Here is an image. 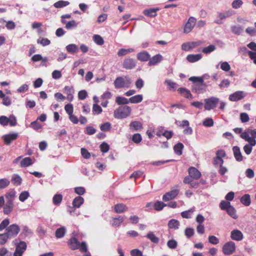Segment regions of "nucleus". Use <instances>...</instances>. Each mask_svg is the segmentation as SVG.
<instances>
[{
    "label": "nucleus",
    "mask_w": 256,
    "mask_h": 256,
    "mask_svg": "<svg viewBox=\"0 0 256 256\" xmlns=\"http://www.w3.org/2000/svg\"><path fill=\"white\" fill-rule=\"evenodd\" d=\"M190 176L194 180H198L201 176L200 172L196 168L191 166L188 170Z\"/></svg>",
    "instance_id": "2eb2a0df"
},
{
    "label": "nucleus",
    "mask_w": 256,
    "mask_h": 256,
    "mask_svg": "<svg viewBox=\"0 0 256 256\" xmlns=\"http://www.w3.org/2000/svg\"><path fill=\"white\" fill-rule=\"evenodd\" d=\"M61 22L64 24H66L65 28L67 30H70L72 28H76L78 26V23L74 20H72L67 22L66 20H62Z\"/></svg>",
    "instance_id": "cd10ccee"
},
{
    "label": "nucleus",
    "mask_w": 256,
    "mask_h": 256,
    "mask_svg": "<svg viewBox=\"0 0 256 256\" xmlns=\"http://www.w3.org/2000/svg\"><path fill=\"white\" fill-rule=\"evenodd\" d=\"M135 52V50L133 48H120L118 50V52H117V55L118 56H124L128 54L132 53V52Z\"/></svg>",
    "instance_id": "bb28decb"
},
{
    "label": "nucleus",
    "mask_w": 256,
    "mask_h": 256,
    "mask_svg": "<svg viewBox=\"0 0 256 256\" xmlns=\"http://www.w3.org/2000/svg\"><path fill=\"white\" fill-rule=\"evenodd\" d=\"M163 59L162 56L160 54H157L152 58H150L148 65L149 66H154L160 62Z\"/></svg>",
    "instance_id": "f3484780"
},
{
    "label": "nucleus",
    "mask_w": 256,
    "mask_h": 256,
    "mask_svg": "<svg viewBox=\"0 0 256 256\" xmlns=\"http://www.w3.org/2000/svg\"><path fill=\"white\" fill-rule=\"evenodd\" d=\"M82 252L87 253L88 251V246L85 242H82L79 244L78 248Z\"/></svg>",
    "instance_id": "864d4df0"
},
{
    "label": "nucleus",
    "mask_w": 256,
    "mask_h": 256,
    "mask_svg": "<svg viewBox=\"0 0 256 256\" xmlns=\"http://www.w3.org/2000/svg\"><path fill=\"white\" fill-rule=\"evenodd\" d=\"M137 61L136 60L128 57L126 58L122 62V67L126 70L134 69L136 66Z\"/></svg>",
    "instance_id": "6e6552de"
},
{
    "label": "nucleus",
    "mask_w": 256,
    "mask_h": 256,
    "mask_svg": "<svg viewBox=\"0 0 256 256\" xmlns=\"http://www.w3.org/2000/svg\"><path fill=\"white\" fill-rule=\"evenodd\" d=\"M70 2L68 1L59 0L54 4L56 8H62L68 6Z\"/></svg>",
    "instance_id": "79ce46f5"
},
{
    "label": "nucleus",
    "mask_w": 256,
    "mask_h": 256,
    "mask_svg": "<svg viewBox=\"0 0 256 256\" xmlns=\"http://www.w3.org/2000/svg\"><path fill=\"white\" fill-rule=\"evenodd\" d=\"M143 100L142 94H137L130 97L129 98L130 102L132 104H138L140 102Z\"/></svg>",
    "instance_id": "2f4dec72"
},
{
    "label": "nucleus",
    "mask_w": 256,
    "mask_h": 256,
    "mask_svg": "<svg viewBox=\"0 0 256 256\" xmlns=\"http://www.w3.org/2000/svg\"><path fill=\"white\" fill-rule=\"evenodd\" d=\"M230 206V202L226 200H222L220 204V207L222 210H226Z\"/></svg>",
    "instance_id": "052dcab7"
},
{
    "label": "nucleus",
    "mask_w": 256,
    "mask_h": 256,
    "mask_svg": "<svg viewBox=\"0 0 256 256\" xmlns=\"http://www.w3.org/2000/svg\"><path fill=\"white\" fill-rule=\"evenodd\" d=\"M132 141L136 144H139L142 140V138L140 134H134L132 136Z\"/></svg>",
    "instance_id": "6e6d98bb"
},
{
    "label": "nucleus",
    "mask_w": 256,
    "mask_h": 256,
    "mask_svg": "<svg viewBox=\"0 0 256 256\" xmlns=\"http://www.w3.org/2000/svg\"><path fill=\"white\" fill-rule=\"evenodd\" d=\"M219 242V239L216 236H211L208 237V242L212 244H217Z\"/></svg>",
    "instance_id": "774afa93"
},
{
    "label": "nucleus",
    "mask_w": 256,
    "mask_h": 256,
    "mask_svg": "<svg viewBox=\"0 0 256 256\" xmlns=\"http://www.w3.org/2000/svg\"><path fill=\"white\" fill-rule=\"evenodd\" d=\"M184 147V146L182 143L179 142L176 144L174 147L175 153L178 155H181Z\"/></svg>",
    "instance_id": "58836bf2"
},
{
    "label": "nucleus",
    "mask_w": 256,
    "mask_h": 256,
    "mask_svg": "<svg viewBox=\"0 0 256 256\" xmlns=\"http://www.w3.org/2000/svg\"><path fill=\"white\" fill-rule=\"evenodd\" d=\"M232 150L236 160L238 162H242L243 160V156L240 148L238 146H234L232 148Z\"/></svg>",
    "instance_id": "412c9836"
},
{
    "label": "nucleus",
    "mask_w": 256,
    "mask_h": 256,
    "mask_svg": "<svg viewBox=\"0 0 256 256\" xmlns=\"http://www.w3.org/2000/svg\"><path fill=\"white\" fill-rule=\"evenodd\" d=\"M158 10V8H150L144 10V14L150 17H155L157 14L156 12Z\"/></svg>",
    "instance_id": "c756f323"
},
{
    "label": "nucleus",
    "mask_w": 256,
    "mask_h": 256,
    "mask_svg": "<svg viewBox=\"0 0 256 256\" xmlns=\"http://www.w3.org/2000/svg\"><path fill=\"white\" fill-rule=\"evenodd\" d=\"M66 232V228L64 226L60 227L58 228L55 232L56 238H60L64 236Z\"/></svg>",
    "instance_id": "72a5a7b5"
},
{
    "label": "nucleus",
    "mask_w": 256,
    "mask_h": 256,
    "mask_svg": "<svg viewBox=\"0 0 256 256\" xmlns=\"http://www.w3.org/2000/svg\"><path fill=\"white\" fill-rule=\"evenodd\" d=\"M66 50L69 53L74 54L78 52V48L75 44H70L66 46Z\"/></svg>",
    "instance_id": "f704fd0d"
},
{
    "label": "nucleus",
    "mask_w": 256,
    "mask_h": 256,
    "mask_svg": "<svg viewBox=\"0 0 256 256\" xmlns=\"http://www.w3.org/2000/svg\"><path fill=\"white\" fill-rule=\"evenodd\" d=\"M216 46L214 44H210L207 47L203 48L202 52L204 54H209L216 50Z\"/></svg>",
    "instance_id": "603ef678"
},
{
    "label": "nucleus",
    "mask_w": 256,
    "mask_h": 256,
    "mask_svg": "<svg viewBox=\"0 0 256 256\" xmlns=\"http://www.w3.org/2000/svg\"><path fill=\"white\" fill-rule=\"evenodd\" d=\"M6 202L4 204L3 212L4 214H8L13 210L14 207V201L16 198V192L11 191L5 194Z\"/></svg>",
    "instance_id": "f257e3e1"
},
{
    "label": "nucleus",
    "mask_w": 256,
    "mask_h": 256,
    "mask_svg": "<svg viewBox=\"0 0 256 256\" xmlns=\"http://www.w3.org/2000/svg\"><path fill=\"white\" fill-rule=\"evenodd\" d=\"M246 94L242 91H237L229 96V100L232 102H236L242 99L245 97Z\"/></svg>",
    "instance_id": "ddd939ff"
},
{
    "label": "nucleus",
    "mask_w": 256,
    "mask_h": 256,
    "mask_svg": "<svg viewBox=\"0 0 256 256\" xmlns=\"http://www.w3.org/2000/svg\"><path fill=\"white\" fill-rule=\"evenodd\" d=\"M234 12L232 10H229L222 12H218L216 13V18L214 22L218 24H223L222 20L228 18L230 17L234 14Z\"/></svg>",
    "instance_id": "423d86ee"
},
{
    "label": "nucleus",
    "mask_w": 256,
    "mask_h": 256,
    "mask_svg": "<svg viewBox=\"0 0 256 256\" xmlns=\"http://www.w3.org/2000/svg\"><path fill=\"white\" fill-rule=\"evenodd\" d=\"M220 68L224 71L228 72L230 69V66L228 62H220Z\"/></svg>",
    "instance_id": "0e129e2a"
},
{
    "label": "nucleus",
    "mask_w": 256,
    "mask_h": 256,
    "mask_svg": "<svg viewBox=\"0 0 256 256\" xmlns=\"http://www.w3.org/2000/svg\"><path fill=\"white\" fill-rule=\"evenodd\" d=\"M10 181L6 178H2L0 180V189H3L7 187L10 184Z\"/></svg>",
    "instance_id": "5fc2aeb1"
},
{
    "label": "nucleus",
    "mask_w": 256,
    "mask_h": 256,
    "mask_svg": "<svg viewBox=\"0 0 256 256\" xmlns=\"http://www.w3.org/2000/svg\"><path fill=\"white\" fill-rule=\"evenodd\" d=\"M180 226V222L178 220L172 219L168 223V226L170 228L177 229Z\"/></svg>",
    "instance_id": "ea45409f"
},
{
    "label": "nucleus",
    "mask_w": 256,
    "mask_h": 256,
    "mask_svg": "<svg viewBox=\"0 0 256 256\" xmlns=\"http://www.w3.org/2000/svg\"><path fill=\"white\" fill-rule=\"evenodd\" d=\"M166 206V204L160 201H156L154 204V209L158 211L162 210Z\"/></svg>",
    "instance_id": "c03bdc74"
},
{
    "label": "nucleus",
    "mask_w": 256,
    "mask_h": 256,
    "mask_svg": "<svg viewBox=\"0 0 256 256\" xmlns=\"http://www.w3.org/2000/svg\"><path fill=\"white\" fill-rule=\"evenodd\" d=\"M226 210V211L228 214L233 218L236 219L238 218V216L236 214V210L232 206H230Z\"/></svg>",
    "instance_id": "a19ab883"
},
{
    "label": "nucleus",
    "mask_w": 256,
    "mask_h": 256,
    "mask_svg": "<svg viewBox=\"0 0 256 256\" xmlns=\"http://www.w3.org/2000/svg\"><path fill=\"white\" fill-rule=\"evenodd\" d=\"M236 246L234 242L230 241L226 242L222 247V252L226 255L232 254L236 250Z\"/></svg>",
    "instance_id": "1a4fd4ad"
},
{
    "label": "nucleus",
    "mask_w": 256,
    "mask_h": 256,
    "mask_svg": "<svg viewBox=\"0 0 256 256\" xmlns=\"http://www.w3.org/2000/svg\"><path fill=\"white\" fill-rule=\"evenodd\" d=\"M189 80L194 83L193 90L196 92L202 93L205 92L206 85L204 83L202 78L196 76H192Z\"/></svg>",
    "instance_id": "7ed1b4c3"
},
{
    "label": "nucleus",
    "mask_w": 256,
    "mask_h": 256,
    "mask_svg": "<svg viewBox=\"0 0 256 256\" xmlns=\"http://www.w3.org/2000/svg\"><path fill=\"white\" fill-rule=\"evenodd\" d=\"M6 234L8 236V238H14L20 231V227L16 224H12L10 225L6 228Z\"/></svg>",
    "instance_id": "0eeeda50"
},
{
    "label": "nucleus",
    "mask_w": 256,
    "mask_h": 256,
    "mask_svg": "<svg viewBox=\"0 0 256 256\" xmlns=\"http://www.w3.org/2000/svg\"><path fill=\"white\" fill-rule=\"evenodd\" d=\"M12 182L14 185H20L22 182V178L19 176H14L12 179Z\"/></svg>",
    "instance_id": "4d7b16f0"
},
{
    "label": "nucleus",
    "mask_w": 256,
    "mask_h": 256,
    "mask_svg": "<svg viewBox=\"0 0 256 256\" xmlns=\"http://www.w3.org/2000/svg\"><path fill=\"white\" fill-rule=\"evenodd\" d=\"M93 40L96 44L102 46L104 44L103 38L98 34H95L93 36Z\"/></svg>",
    "instance_id": "37998d69"
},
{
    "label": "nucleus",
    "mask_w": 256,
    "mask_h": 256,
    "mask_svg": "<svg viewBox=\"0 0 256 256\" xmlns=\"http://www.w3.org/2000/svg\"><path fill=\"white\" fill-rule=\"evenodd\" d=\"M137 59L140 62H147L149 60L150 54L146 50H143L137 54Z\"/></svg>",
    "instance_id": "dca6fc26"
},
{
    "label": "nucleus",
    "mask_w": 256,
    "mask_h": 256,
    "mask_svg": "<svg viewBox=\"0 0 256 256\" xmlns=\"http://www.w3.org/2000/svg\"><path fill=\"white\" fill-rule=\"evenodd\" d=\"M18 136V134H10L4 135L2 138L6 144H10L12 141L16 140Z\"/></svg>",
    "instance_id": "6ab92c4d"
},
{
    "label": "nucleus",
    "mask_w": 256,
    "mask_h": 256,
    "mask_svg": "<svg viewBox=\"0 0 256 256\" xmlns=\"http://www.w3.org/2000/svg\"><path fill=\"white\" fill-rule=\"evenodd\" d=\"M167 246L170 248L174 249L177 247L178 243L176 240H170L168 241Z\"/></svg>",
    "instance_id": "e2e57ef3"
},
{
    "label": "nucleus",
    "mask_w": 256,
    "mask_h": 256,
    "mask_svg": "<svg viewBox=\"0 0 256 256\" xmlns=\"http://www.w3.org/2000/svg\"><path fill=\"white\" fill-rule=\"evenodd\" d=\"M132 80L128 76H118L116 78L114 82V86L116 88H130Z\"/></svg>",
    "instance_id": "39448f33"
},
{
    "label": "nucleus",
    "mask_w": 256,
    "mask_h": 256,
    "mask_svg": "<svg viewBox=\"0 0 256 256\" xmlns=\"http://www.w3.org/2000/svg\"><path fill=\"white\" fill-rule=\"evenodd\" d=\"M30 194L28 192H23L20 194L19 196V200L20 201L24 202L28 198Z\"/></svg>",
    "instance_id": "680f3d73"
},
{
    "label": "nucleus",
    "mask_w": 256,
    "mask_h": 256,
    "mask_svg": "<svg viewBox=\"0 0 256 256\" xmlns=\"http://www.w3.org/2000/svg\"><path fill=\"white\" fill-rule=\"evenodd\" d=\"M32 159L30 157H26L23 158L20 162V166L22 168H26L33 164Z\"/></svg>",
    "instance_id": "a878e982"
},
{
    "label": "nucleus",
    "mask_w": 256,
    "mask_h": 256,
    "mask_svg": "<svg viewBox=\"0 0 256 256\" xmlns=\"http://www.w3.org/2000/svg\"><path fill=\"white\" fill-rule=\"evenodd\" d=\"M180 190L178 189L172 190L166 193L162 196V200L164 202H168L174 198L179 194Z\"/></svg>",
    "instance_id": "f8f14e48"
},
{
    "label": "nucleus",
    "mask_w": 256,
    "mask_h": 256,
    "mask_svg": "<svg viewBox=\"0 0 256 256\" xmlns=\"http://www.w3.org/2000/svg\"><path fill=\"white\" fill-rule=\"evenodd\" d=\"M124 218L122 216H118V218H114L112 220L111 225L113 227H118L124 222Z\"/></svg>",
    "instance_id": "b1692460"
},
{
    "label": "nucleus",
    "mask_w": 256,
    "mask_h": 256,
    "mask_svg": "<svg viewBox=\"0 0 256 256\" xmlns=\"http://www.w3.org/2000/svg\"><path fill=\"white\" fill-rule=\"evenodd\" d=\"M12 243L15 247L13 256H22L27 249L26 242L20 240V238H17L13 241Z\"/></svg>",
    "instance_id": "f03ea898"
},
{
    "label": "nucleus",
    "mask_w": 256,
    "mask_h": 256,
    "mask_svg": "<svg viewBox=\"0 0 256 256\" xmlns=\"http://www.w3.org/2000/svg\"><path fill=\"white\" fill-rule=\"evenodd\" d=\"M64 92L67 95L66 99L71 102L74 98L72 93L74 92L73 88L72 86H66L64 88Z\"/></svg>",
    "instance_id": "5701e85b"
},
{
    "label": "nucleus",
    "mask_w": 256,
    "mask_h": 256,
    "mask_svg": "<svg viewBox=\"0 0 256 256\" xmlns=\"http://www.w3.org/2000/svg\"><path fill=\"white\" fill-rule=\"evenodd\" d=\"M132 109L128 106H120L114 112V116L118 119H123L128 117L131 114Z\"/></svg>",
    "instance_id": "20e7f679"
},
{
    "label": "nucleus",
    "mask_w": 256,
    "mask_h": 256,
    "mask_svg": "<svg viewBox=\"0 0 256 256\" xmlns=\"http://www.w3.org/2000/svg\"><path fill=\"white\" fill-rule=\"evenodd\" d=\"M80 242L76 238H70L68 242V244L71 250H74L78 248Z\"/></svg>",
    "instance_id": "aec40b11"
},
{
    "label": "nucleus",
    "mask_w": 256,
    "mask_h": 256,
    "mask_svg": "<svg viewBox=\"0 0 256 256\" xmlns=\"http://www.w3.org/2000/svg\"><path fill=\"white\" fill-rule=\"evenodd\" d=\"M165 84H166L170 90H175L176 87V84L171 80H165Z\"/></svg>",
    "instance_id": "09e8293b"
},
{
    "label": "nucleus",
    "mask_w": 256,
    "mask_h": 256,
    "mask_svg": "<svg viewBox=\"0 0 256 256\" xmlns=\"http://www.w3.org/2000/svg\"><path fill=\"white\" fill-rule=\"evenodd\" d=\"M84 200L80 196H78L74 198L72 202V205L74 208H80V206L84 203Z\"/></svg>",
    "instance_id": "473e14b6"
},
{
    "label": "nucleus",
    "mask_w": 256,
    "mask_h": 256,
    "mask_svg": "<svg viewBox=\"0 0 256 256\" xmlns=\"http://www.w3.org/2000/svg\"><path fill=\"white\" fill-rule=\"evenodd\" d=\"M196 21V20L193 17H190L188 19L184 28V33H188L192 30L195 26Z\"/></svg>",
    "instance_id": "4468645a"
},
{
    "label": "nucleus",
    "mask_w": 256,
    "mask_h": 256,
    "mask_svg": "<svg viewBox=\"0 0 256 256\" xmlns=\"http://www.w3.org/2000/svg\"><path fill=\"white\" fill-rule=\"evenodd\" d=\"M202 58L201 54H188L186 56V60L190 62H194L200 60Z\"/></svg>",
    "instance_id": "c85d7f7f"
},
{
    "label": "nucleus",
    "mask_w": 256,
    "mask_h": 256,
    "mask_svg": "<svg viewBox=\"0 0 256 256\" xmlns=\"http://www.w3.org/2000/svg\"><path fill=\"white\" fill-rule=\"evenodd\" d=\"M130 129L138 130L142 128V125L140 122L134 120L130 123Z\"/></svg>",
    "instance_id": "7c9ffc66"
},
{
    "label": "nucleus",
    "mask_w": 256,
    "mask_h": 256,
    "mask_svg": "<svg viewBox=\"0 0 256 256\" xmlns=\"http://www.w3.org/2000/svg\"><path fill=\"white\" fill-rule=\"evenodd\" d=\"M204 102L205 109L206 110H210L216 106V104L218 102V99L216 98L212 97L209 98L205 99Z\"/></svg>",
    "instance_id": "9d476101"
},
{
    "label": "nucleus",
    "mask_w": 256,
    "mask_h": 256,
    "mask_svg": "<svg viewBox=\"0 0 256 256\" xmlns=\"http://www.w3.org/2000/svg\"><path fill=\"white\" fill-rule=\"evenodd\" d=\"M178 92L181 94L183 96L185 97L186 98H190L192 100L193 98V96L190 90L186 88H180L178 90Z\"/></svg>",
    "instance_id": "4be33fe9"
},
{
    "label": "nucleus",
    "mask_w": 256,
    "mask_h": 256,
    "mask_svg": "<svg viewBox=\"0 0 256 256\" xmlns=\"http://www.w3.org/2000/svg\"><path fill=\"white\" fill-rule=\"evenodd\" d=\"M110 128L111 124L108 122H106L103 124H102L100 126V130L103 132H107L109 130Z\"/></svg>",
    "instance_id": "bf43d9fd"
},
{
    "label": "nucleus",
    "mask_w": 256,
    "mask_h": 256,
    "mask_svg": "<svg viewBox=\"0 0 256 256\" xmlns=\"http://www.w3.org/2000/svg\"><path fill=\"white\" fill-rule=\"evenodd\" d=\"M240 202L246 206H248L250 204V196L248 194H246L240 198Z\"/></svg>",
    "instance_id": "e433bc0d"
},
{
    "label": "nucleus",
    "mask_w": 256,
    "mask_h": 256,
    "mask_svg": "<svg viewBox=\"0 0 256 256\" xmlns=\"http://www.w3.org/2000/svg\"><path fill=\"white\" fill-rule=\"evenodd\" d=\"M102 112V108L96 104H94L92 106L93 114H99Z\"/></svg>",
    "instance_id": "a18cd8bd"
},
{
    "label": "nucleus",
    "mask_w": 256,
    "mask_h": 256,
    "mask_svg": "<svg viewBox=\"0 0 256 256\" xmlns=\"http://www.w3.org/2000/svg\"><path fill=\"white\" fill-rule=\"evenodd\" d=\"M231 30L234 34L239 35L243 31V28L240 26H232Z\"/></svg>",
    "instance_id": "de8ad7c7"
},
{
    "label": "nucleus",
    "mask_w": 256,
    "mask_h": 256,
    "mask_svg": "<svg viewBox=\"0 0 256 256\" xmlns=\"http://www.w3.org/2000/svg\"><path fill=\"white\" fill-rule=\"evenodd\" d=\"M146 237L154 244H158L159 242V238L156 236L153 232H150L148 234Z\"/></svg>",
    "instance_id": "4c0bfd02"
},
{
    "label": "nucleus",
    "mask_w": 256,
    "mask_h": 256,
    "mask_svg": "<svg viewBox=\"0 0 256 256\" xmlns=\"http://www.w3.org/2000/svg\"><path fill=\"white\" fill-rule=\"evenodd\" d=\"M64 110L66 113L69 115L72 114L74 112V108L72 104H68L64 106Z\"/></svg>",
    "instance_id": "338daca9"
},
{
    "label": "nucleus",
    "mask_w": 256,
    "mask_h": 256,
    "mask_svg": "<svg viewBox=\"0 0 256 256\" xmlns=\"http://www.w3.org/2000/svg\"><path fill=\"white\" fill-rule=\"evenodd\" d=\"M230 238L233 240L240 241L243 238V234L240 230H234L231 232Z\"/></svg>",
    "instance_id": "a211bd4d"
},
{
    "label": "nucleus",
    "mask_w": 256,
    "mask_h": 256,
    "mask_svg": "<svg viewBox=\"0 0 256 256\" xmlns=\"http://www.w3.org/2000/svg\"><path fill=\"white\" fill-rule=\"evenodd\" d=\"M32 60L33 62H36L41 60H43L44 62L47 61V58L46 57L42 58V56L40 54H36L34 55L32 58Z\"/></svg>",
    "instance_id": "13d9d810"
},
{
    "label": "nucleus",
    "mask_w": 256,
    "mask_h": 256,
    "mask_svg": "<svg viewBox=\"0 0 256 256\" xmlns=\"http://www.w3.org/2000/svg\"><path fill=\"white\" fill-rule=\"evenodd\" d=\"M62 200V196L60 194H55L52 198L53 203L55 205L59 204Z\"/></svg>",
    "instance_id": "8fccbe9b"
},
{
    "label": "nucleus",
    "mask_w": 256,
    "mask_h": 256,
    "mask_svg": "<svg viewBox=\"0 0 256 256\" xmlns=\"http://www.w3.org/2000/svg\"><path fill=\"white\" fill-rule=\"evenodd\" d=\"M243 4V2L242 0H234L232 2V7L234 8L237 9L241 7L242 4Z\"/></svg>",
    "instance_id": "69168bd1"
},
{
    "label": "nucleus",
    "mask_w": 256,
    "mask_h": 256,
    "mask_svg": "<svg viewBox=\"0 0 256 256\" xmlns=\"http://www.w3.org/2000/svg\"><path fill=\"white\" fill-rule=\"evenodd\" d=\"M128 210V207L123 204H118L114 206V210L117 214H121Z\"/></svg>",
    "instance_id": "393cba45"
},
{
    "label": "nucleus",
    "mask_w": 256,
    "mask_h": 256,
    "mask_svg": "<svg viewBox=\"0 0 256 256\" xmlns=\"http://www.w3.org/2000/svg\"><path fill=\"white\" fill-rule=\"evenodd\" d=\"M116 102L118 104V105H122V104H127L130 102L129 99L122 96H117L116 99Z\"/></svg>",
    "instance_id": "c9c22d12"
},
{
    "label": "nucleus",
    "mask_w": 256,
    "mask_h": 256,
    "mask_svg": "<svg viewBox=\"0 0 256 256\" xmlns=\"http://www.w3.org/2000/svg\"><path fill=\"white\" fill-rule=\"evenodd\" d=\"M37 43L42 46H46L50 44V41L47 38H39L37 40Z\"/></svg>",
    "instance_id": "3c124183"
},
{
    "label": "nucleus",
    "mask_w": 256,
    "mask_h": 256,
    "mask_svg": "<svg viewBox=\"0 0 256 256\" xmlns=\"http://www.w3.org/2000/svg\"><path fill=\"white\" fill-rule=\"evenodd\" d=\"M202 44V42L200 40L184 42L182 45V49L184 51H188L190 49L200 46Z\"/></svg>",
    "instance_id": "9b49d317"
},
{
    "label": "nucleus",
    "mask_w": 256,
    "mask_h": 256,
    "mask_svg": "<svg viewBox=\"0 0 256 256\" xmlns=\"http://www.w3.org/2000/svg\"><path fill=\"white\" fill-rule=\"evenodd\" d=\"M194 210L190 208V210L182 212L181 213V216L183 218H190L192 217V214L193 213Z\"/></svg>",
    "instance_id": "49530a36"
}]
</instances>
